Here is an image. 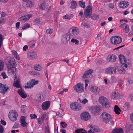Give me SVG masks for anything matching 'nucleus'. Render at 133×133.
<instances>
[{
  "label": "nucleus",
  "mask_w": 133,
  "mask_h": 133,
  "mask_svg": "<svg viewBox=\"0 0 133 133\" xmlns=\"http://www.w3.org/2000/svg\"><path fill=\"white\" fill-rule=\"evenodd\" d=\"M16 64L15 61L14 59L11 60L9 61L8 66V72L10 75L16 74Z\"/></svg>",
  "instance_id": "obj_1"
},
{
  "label": "nucleus",
  "mask_w": 133,
  "mask_h": 133,
  "mask_svg": "<svg viewBox=\"0 0 133 133\" xmlns=\"http://www.w3.org/2000/svg\"><path fill=\"white\" fill-rule=\"evenodd\" d=\"M92 72V70L91 69H89L86 71L82 77L83 80H85V89H86L88 86V83L90 82V79H85L86 78H88L90 76V75Z\"/></svg>",
  "instance_id": "obj_2"
},
{
  "label": "nucleus",
  "mask_w": 133,
  "mask_h": 133,
  "mask_svg": "<svg viewBox=\"0 0 133 133\" xmlns=\"http://www.w3.org/2000/svg\"><path fill=\"white\" fill-rule=\"evenodd\" d=\"M98 101L100 104L105 108H108L109 107L110 103L106 97L103 96L100 97L99 98Z\"/></svg>",
  "instance_id": "obj_3"
},
{
  "label": "nucleus",
  "mask_w": 133,
  "mask_h": 133,
  "mask_svg": "<svg viewBox=\"0 0 133 133\" xmlns=\"http://www.w3.org/2000/svg\"><path fill=\"white\" fill-rule=\"evenodd\" d=\"M111 118L110 115L106 112H103L100 116V118L102 121L106 123L109 122Z\"/></svg>",
  "instance_id": "obj_4"
},
{
  "label": "nucleus",
  "mask_w": 133,
  "mask_h": 133,
  "mask_svg": "<svg viewBox=\"0 0 133 133\" xmlns=\"http://www.w3.org/2000/svg\"><path fill=\"white\" fill-rule=\"evenodd\" d=\"M122 38L118 36H115L110 39L111 42L113 44L117 45L120 43L122 41Z\"/></svg>",
  "instance_id": "obj_5"
},
{
  "label": "nucleus",
  "mask_w": 133,
  "mask_h": 133,
  "mask_svg": "<svg viewBox=\"0 0 133 133\" xmlns=\"http://www.w3.org/2000/svg\"><path fill=\"white\" fill-rule=\"evenodd\" d=\"M18 115V113L16 111L11 110L9 113L8 117L10 120L15 121L17 120Z\"/></svg>",
  "instance_id": "obj_6"
},
{
  "label": "nucleus",
  "mask_w": 133,
  "mask_h": 133,
  "mask_svg": "<svg viewBox=\"0 0 133 133\" xmlns=\"http://www.w3.org/2000/svg\"><path fill=\"white\" fill-rule=\"evenodd\" d=\"M74 89L75 91L77 93H81L83 92L84 91V85L80 83H77L74 87Z\"/></svg>",
  "instance_id": "obj_7"
},
{
  "label": "nucleus",
  "mask_w": 133,
  "mask_h": 133,
  "mask_svg": "<svg viewBox=\"0 0 133 133\" xmlns=\"http://www.w3.org/2000/svg\"><path fill=\"white\" fill-rule=\"evenodd\" d=\"M89 89L92 93L96 95L98 94L101 92L99 88L94 86H90L89 87Z\"/></svg>",
  "instance_id": "obj_8"
},
{
  "label": "nucleus",
  "mask_w": 133,
  "mask_h": 133,
  "mask_svg": "<svg viewBox=\"0 0 133 133\" xmlns=\"http://www.w3.org/2000/svg\"><path fill=\"white\" fill-rule=\"evenodd\" d=\"M119 59L120 62L122 65V67L123 68H127L128 65H127L126 64L127 62V59L125 57L122 55H119Z\"/></svg>",
  "instance_id": "obj_9"
},
{
  "label": "nucleus",
  "mask_w": 133,
  "mask_h": 133,
  "mask_svg": "<svg viewBox=\"0 0 133 133\" xmlns=\"http://www.w3.org/2000/svg\"><path fill=\"white\" fill-rule=\"evenodd\" d=\"M70 108L74 110H79L81 109V105L77 102L72 103L70 105Z\"/></svg>",
  "instance_id": "obj_10"
},
{
  "label": "nucleus",
  "mask_w": 133,
  "mask_h": 133,
  "mask_svg": "<svg viewBox=\"0 0 133 133\" xmlns=\"http://www.w3.org/2000/svg\"><path fill=\"white\" fill-rule=\"evenodd\" d=\"M81 119L85 121L91 118V116L87 112H84L81 114Z\"/></svg>",
  "instance_id": "obj_11"
},
{
  "label": "nucleus",
  "mask_w": 133,
  "mask_h": 133,
  "mask_svg": "<svg viewBox=\"0 0 133 133\" xmlns=\"http://www.w3.org/2000/svg\"><path fill=\"white\" fill-rule=\"evenodd\" d=\"M116 68L114 67H109L105 70V73L110 74H116L117 72Z\"/></svg>",
  "instance_id": "obj_12"
},
{
  "label": "nucleus",
  "mask_w": 133,
  "mask_h": 133,
  "mask_svg": "<svg viewBox=\"0 0 133 133\" xmlns=\"http://www.w3.org/2000/svg\"><path fill=\"white\" fill-rule=\"evenodd\" d=\"M91 7L90 5L87 6L85 10L84 14L85 16L87 17H89L91 14Z\"/></svg>",
  "instance_id": "obj_13"
},
{
  "label": "nucleus",
  "mask_w": 133,
  "mask_h": 133,
  "mask_svg": "<svg viewBox=\"0 0 133 133\" xmlns=\"http://www.w3.org/2000/svg\"><path fill=\"white\" fill-rule=\"evenodd\" d=\"M119 28H122L123 31L125 33H128L129 31V25L125 23H123L120 25Z\"/></svg>",
  "instance_id": "obj_14"
},
{
  "label": "nucleus",
  "mask_w": 133,
  "mask_h": 133,
  "mask_svg": "<svg viewBox=\"0 0 133 133\" xmlns=\"http://www.w3.org/2000/svg\"><path fill=\"white\" fill-rule=\"evenodd\" d=\"M69 32L71 35L75 36L79 34V30L77 28H74L70 29L69 30Z\"/></svg>",
  "instance_id": "obj_15"
},
{
  "label": "nucleus",
  "mask_w": 133,
  "mask_h": 133,
  "mask_svg": "<svg viewBox=\"0 0 133 133\" xmlns=\"http://www.w3.org/2000/svg\"><path fill=\"white\" fill-rule=\"evenodd\" d=\"M40 8L42 10H45L46 11H48L50 9V7L48 6L47 4L45 2L41 3L39 5Z\"/></svg>",
  "instance_id": "obj_16"
},
{
  "label": "nucleus",
  "mask_w": 133,
  "mask_h": 133,
  "mask_svg": "<svg viewBox=\"0 0 133 133\" xmlns=\"http://www.w3.org/2000/svg\"><path fill=\"white\" fill-rule=\"evenodd\" d=\"M70 39V36L69 34H66L63 35L62 38V41L64 44L67 43Z\"/></svg>",
  "instance_id": "obj_17"
},
{
  "label": "nucleus",
  "mask_w": 133,
  "mask_h": 133,
  "mask_svg": "<svg viewBox=\"0 0 133 133\" xmlns=\"http://www.w3.org/2000/svg\"><path fill=\"white\" fill-rule=\"evenodd\" d=\"M116 57L115 55L111 54L108 56L106 59L107 62H113L116 61Z\"/></svg>",
  "instance_id": "obj_18"
},
{
  "label": "nucleus",
  "mask_w": 133,
  "mask_h": 133,
  "mask_svg": "<svg viewBox=\"0 0 133 133\" xmlns=\"http://www.w3.org/2000/svg\"><path fill=\"white\" fill-rule=\"evenodd\" d=\"M37 57L36 53L34 51H31L29 52L28 54V57L30 59L32 60L36 59Z\"/></svg>",
  "instance_id": "obj_19"
},
{
  "label": "nucleus",
  "mask_w": 133,
  "mask_h": 133,
  "mask_svg": "<svg viewBox=\"0 0 133 133\" xmlns=\"http://www.w3.org/2000/svg\"><path fill=\"white\" fill-rule=\"evenodd\" d=\"M50 105V102L49 101H46L43 102L41 105L42 108L43 110L47 109L49 108Z\"/></svg>",
  "instance_id": "obj_20"
},
{
  "label": "nucleus",
  "mask_w": 133,
  "mask_h": 133,
  "mask_svg": "<svg viewBox=\"0 0 133 133\" xmlns=\"http://www.w3.org/2000/svg\"><path fill=\"white\" fill-rule=\"evenodd\" d=\"M129 3L126 1H123L120 2L119 4V6L122 8H127L129 5Z\"/></svg>",
  "instance_id": "obj_21"
},
{
  "label": "nucleus",
  "mask_w": 133,
  "mask_h": 133,
  "mask_svg": "<svg viewBox=\"0 0 133 133\" xmlns=\"http://www.w3.org/2000/svg\"><path fill=\"white\" fill-rule=\"evenodd\" d=\"M18 93L20 96L23 98H26L27 96L26 93L22 89H20L18 90Z\"/></svg>",
  "instance_id": "obj_22"
},
{
  "label": "nucleus",
  "mask_w": 133,
  "mask_h": 133,
  "mask_svg": "<svg viewBox=\"0 0 133 133\" xmlns=\"http://www.w3.org/2000/svg\"><path fill=\"white\" fill-rule=\"evenodd\" d=\"M16 76H15L13 85L16 88H20L21 87V86L20 84V79L18 78L17 79H16Z\"/></svg>",
  "instance_id": "obj_23"
},
{
  "label": "nucleus",
  "mask_w": 133,
  "mask_h": 133,
  "mask_svg": "<svg viewBox=\"0 0 133 133\" xmlns=\"http://www.w3.org/2000/svg\"><path fill=\"white\" fill-rule=\"evenodd\" d=\"M89 127L90 129H92L93 131L94 132H99L101 130L99 128L92 124H89Z\"/></svg>",
  "instance_id": "obj_24"
},
{
  "label": "nucleus",
  "mask_w": 133,
  "mask_h": 133,
  "mask_svg": "<svg viewBox=\"0 0 133 133\" xmlns=\"http://www.w3.org/2000/svg\"><path fill=\"white\" fill-rule=\"evenodd\" d=\"M26 117L22 116L21 117V123L22 126L25 127L27 126L28 124L26 122L25 119Z\"/></svg>",
  "instance_id": "obj_25"
},
{
  "label": "nucleus",
  "mask_w": 133,
  "mask_h": 133,
  "mask_svg": "<svg viewBox=\"0 0 133 133\" xmlns=\"http://www.w3.org/2000/svg\"><path fill=\"white\" fill-rule=\"evenodd\" d=\"M8 87H6L5 85L0 83V92L4 93L7 91Z\"/></svg>",
  "instance_id": "obj_26"
},
{
  "label": "nucleus",
  "mask_w": 133,
  "mask_h": 133,
  "mask_svg": "<svg viewBox=\"0 0 133 133\" xmlns=\"http://www.w3.org/2000/svg\"><path fill=\"white\" fill-rule=\"evenodd\" d=\"M119 93L118 94L117 91H113L111 94V98L113 99H116L120 95Z\"/></svg>",
  "instance_id": "obj_27"
},
{
  "label": "nucleus",
  "mask_w": 133,
  "mask_h": 133,
  "mask_svg": "<svg viewBox=\"0 0 133 133\" xmlns=\"http://www.w3.org/2000/svg\"><path fill=\"white\" fill-rule=\"evenodd\" d=\"M130 107V103L128 102L126 103L123 107V109L125 111H128Z\"/></svg>",
  "instance_id": "obj_28"
},
{
  "label": "nucleus",
  "mask_w": 133,
  "mask_h": 133,
  "mask_svg": "<svg viewBox=\"0 0 133 133\" xmlns=\"http://www.w3.org/2000/svg\"><path fill=\"white\" fill-rule=\"evenodd\" d=\"M34 69L37 71H40L42 69V67L41 65L39 64H36L34 65Z\"/></svg>",
  "instance_id": "obj_29"
},
{
  "label": "nucleus",
  "mask_w": 133,
  "mask_h": 133,
  "mask_svg": "<svg viewBox=\"0 0 133 133\" xmlns=\"http://www.w3.org/2000/svg\"><path fill=\"white\" fill-rule=\"evenodd\" d=\"M24 87L25 89L31 88L33 87L31 80L27 83L25 85Z\"/></svg>",
  "instance_id": "obj_30"
},
{
  "label": "nucleus",
  "mask_w": 133,
  "mask_h": 133,
  "mask_svg": "<svg viewBox=\"0 0 133 133\" xmlns=\"http://www.w3.org/2000/svg\"><path fill=\"white\" fill-rule=\"evenodd\" d=\"M12 54L16 59L18 60L20 59V58L16 51L14 50H12Z\"/></svg>",
  "instance_id": "obj_31"
},
{
  "label": "nucleus",
  "mask_w": 133,
  "mask_h": 133,
  "mask_svg": "<svg viewBox=\"0 0 133 133\" xmlns=\"http://www.w3.org/2000/svg\"><path fill=\"white\" fill-rule=\"evenodd\" d=\"M123 130L121 128H115L112 131L113 133H123Z\"/></svg>",
  "instance_id": "obj_32"
},
{
  "label": "nucleus",
  "mask_w": 133,
  "mask_h": 133,
  "mask_svg": "<svg viewBox=\"0 0 133 133\" xmlns=\"http://www.w3.org/2000/svg\"><path fill=\"white\" fill-rule=\"evenodd\" d=\"M114 110V111L116 114L117 115H119L120 114L121 110L120 108L117 105H115V106Z\"/></svg>",
  "instance_id": "obj_33"
},
{
  "label": "nucleus",
  "mask_w": 133,
  "mask_h": 133,
  "mask_svg": "<svg viewBox=\"0 0 133 133\" xmlns=\"http://www.w3.org/2000/svg\"><path fill=\"white\" fill-rule=\"evenodd\" d=\"M98 108L97 106L95 107H91L89 109V110L92 114H95L98 111Z\"/></svg>",
  "instance_id": "obj_34"
},
{
  "label": "nucleus",
  "mask_w": 133,
  "mask_h": 133,
  "mask_svg": "<svg viewBox=\"0 0 133 133\" xmlns=\"http://www.w3.org/2000/svg\"><path fill=\"white\" fill-rule=\"evenodd\" d=\"M34 5V3L32 1H28L26 4V6L27 7L31 8L33 7Z\"/></svg>",
  "instance_id": "obj_35"
},
{
  "label": "nucleus",
  "mask_w": 133,
  "mask_h": 133,
  "mask_svg": "<svg viewBox=\"0 0 133 133\" xmlns=\"http://www.w3.org/2000/svg\"><path fill=\"white\" fill-rule=\"evenodd\" d=\"M71 5L70 7L72 9H74L75 8L77 5V4L76 2L73 1L71 3Z\"/></svg>",
  "instance_id": "obj_36"
},
{
  "label": "nucleus",
  "mask_w": 133,
  "mask_h": 133,
  "mask_svg": "<svg viewBox=\"0 0 133 133\" xmlns=\"http://www.w3.org/2000/svg\"><path fill=\"white\" fill-rule=\"evenodd\" d=\"M87 133V132L83 129H77L75 130V133Z\"/></svg>",
  "instance_id": "obj_37"
},
{
  "label": "nucleus",
  "mask_w": 133,
  "mask_h": 133,
  "mask_svg": "<svg viewBox=\"0 0 133 133\" xmlns=\"http://www.w3.org/2000/svg\"><path fill=\"white\" fill-rule=\"evenodd\" d=\"M18 20L20 21L24 22L27 21L25 15L19 17L18 19Z\"/></svg>",
  "instance_id": "obj_38"
},
{
  "label": "nucleus",
  "mask_w": 133,
  "mask_h": 133,
  "mask_svg": "<svg viewBox=\"0 0 133 133\" xmlns=\"http://www.w3.org/2000/svg\"><path fill=\"white\" fill-rule=\"evenodd\" d=\"M30 27V24L28 23L24 24L22 28V29L23 30H26Z\"/></svg>",
  "instance_id": "obj_39"
},
{
  "label": "nucleus",
  "mask_w": 133,
  "mask_h": 133,
  "mask_svg": "<svg viewBox=\"0 0 133 133\" xmlns=\"http://www.w3.org/2000/svg\"><path fill=\"white\" fill-rule=\"evenodd\" d=\"M27 109V107L25 105H22L21 106V111L23 113H25Z\"/></svg>",
  "instance_id": "obj_40"
},
{
  "label": "nucleus",
  "mask_w": 133,
  "mask_h": 133,
  "mask_svg": "<svg viewBox=\"0 0 133 133\" xmlns=\"http://www.w3.org/2000/svg\"><path fill=\"white\" fill-rule=\"evenodd\" d=\"M110 81L112 83L115 82L117 81L116 77L115 76H111L110 78Z\"/></svg>",
  "instance_id": "obj_41"
},
{
  "label": "nucleus",
  "mask_w": 133,
  "mask_h": 133,
  "mask_svg": "<svg viewBox=\"0 0 133 133\" xmlns=\"http://www.w3.org/2000/svg\"><path fill=\"white\" fill-rule=\"evenodd\" d=\"M41 19L40 18H37L34 20V22L35 24L38 25L40 24L41 21Z\"/></svg>",
  "instance_id": "obj_42"
},
{
  "label": "nucleus",
  "mask_w": 133,
  "mask_h": 133,
  "mask_svg": "<svg viewBox=\"0 0 133 133\" xmlns=\"http://www.w3.org/2000/svg\"><path fill=\"white\" fill-rule=\"evenodd\" d=\"M85 3L84 2L82 1H80L79 2V5L83 8H85Z\"/></svg>",
  "instance_id": "obj_43"
},
{
  "label": "nucleus",
  "mask_w": 133,
  "mask_h": 133,
  "mask_svg": "<svg viewBox=\"0 0 133 133\" xmlns=\"http://www.w3.org/2000/svg\"><path fill=\"white\" fill-rule=\"evenodd\" d=\"M4 66V63L3 61L1 60H0V71L3 70Z\"/></svg>",
  "instance_id": "obj_44"
},
{
  "label": "nucleus",
  "mask_w": 133,
  "mask_h": 133,
  "mask_svg": "<svg viewBox=\"0 0 133 133\" xmlns=\"http://www.w3.org/2000/svg\"><path fill=\"white\" fill-rule=\"evenodd\" d=\"M122 67H121L120 69H118V71L120 74H123L125 73V71Z\"/></svg>",
  "instance_id": "obj_45"
},
{
  "label": "nucleus",
  "mask_w": 133,
  "mask_h": 133,
  "mask_svg": "<svg viewBox=\"0 0 133 133\" xmlns=\"http://www.w3.org/2000/svg\"><path fill=\"white\" fill-rule=\"evenodd\" d=\"M33 85V87L34 85H35L38 84V80H35V79H31Z\"/></svg>",
  "instance_id": "obj_46"
},
{
  "label": "nucleus",
  "mask_w": 133,
  "mask_h": 133,
  "mask_svg": "<svg viewBox=\"0 0 133 133\" xmlns=\"http://www.w3.org/2000/svg\"><path fill=\"white\" fill-rule=\"evenodd\" d=\"M71 18L70 16L68 15H66L63 16V18L64 19H70Z\"/></svg>",
  "instance_id": "obj_47"
},
{
  "label": "nucleus",
  "mask_w": 133,
  "mask_h": 133,
  "mask_svg": "<svg viewBox=\"0 0 133 133\" xmlns=\"http://www.w3.org/2000/svg\"><path fill=\"white\" fill-rule=\"evenodd\" d=\"M1 75L3 78L4 79L8 78V76L4 72H2Z\"/></svg>",
  "instance_id": "obj_48"
},
{
  "label": "nucleus",
  "mask_w": 133,
  "mask_h": 133,
  "mask_svg": "<svg viewBox=\"0 0 133 133\" xmlns=\"http://www.w3.org/2000/svg\"><path fill=\"white\" fill-rule=\"evenodd\" d=\"M25 15L27 21L29 20V19L32 16V15L31 14H27Z\"/></svg>",
  "instance_id": "obj_49"
},
{
  "label": "nucleus",
  "mask_w": 133,
  "mask_h": 133,
  "mask_svg": "<svg viewBox=\"0 0 133 133\" xmlns=\"http://www.w3.org/2000/svg\"><path fill=\"white\" fill-rule=\"evenodd\" d=\"M53 29H52L49 28L46 30V33L49 34H51L52 32Z\"/></svg>",
  "instance_id": "obj_50"
},
{
  "label": "nucleus",
  "mask_w": 133,
  "mask_h": 133,
  "mask_svg": "<svg viewBox=\"0 0 133 133\" xmlns=\"http://www.w3.org/2000/svg\"><path fill=\"white\" fill-rule=\"evenodd\" d=\"M81 26L83 28H88L89 27V25L87 24L84 23H83L81 24Z\"/></svg>",
  "instance_id": "obj_51"
},
{
  "label": "nucleus",
  "mask_w": 133,
  "mask_h": 133,
  "mask_svg": "<svg viewBox=\"0 0 133 133\" xmlns=\"http://www.w3.org/2000/svg\"><path fill=\"white\" fill-rule=\"evenodd\" d=\"M71 41L72 42L75 43L76 44H77L79 43V41L78 40L74 38L72 39Z\"/></svg>",
  "instance_id": "obj_52"
},
{
  "label": "nucleus",
  "mask_w": 133,
  "mask_h": 133,
  "mask_svg": "<svg viewBox=\"0 0 133 133\" xmlns=\"http://www.w3.org/2000/svg\"><path fill=\"white\" fill-rule=\"evenodd\" d=\"M68 91V89L66 88H64L63 89V90L61 91L59 94L61 95H63L64 92H66Z\"/></svg>",
  "instance_id": "obj_53"
},
{
  "label": "nucleus",
  "mask_w": 133,
  "mask_h": 133,
  "mask_svg": "<svg viewBox=\"0 0 133 133\" xmlns=\"http://www.w3.org/2000/svg\"><path fill=\"white\" fill-rule=\"evenodd\" d=\"M60 124L61 126L63 128H64L67 126V124L64 122H62L60 123Z\"/></svg>",
  "instance_id": "obj_54"
},
{
  "label": "nucleus",
  "mask_w": 133,
  "mask_h": 133,
  "mask_svg": "<svg viewBox=\"0 0 133 133\" xmlns=\"http://www.w3.org/2000/svg\"><path fill=\"white\" fill-rule=\"evenodd\" d=\"M80 102L82 104H85L88 102V101L86 98H85L83 99L82 101H80Z\"/></svg>",
  "instance_id": "obj_55"
},
{
  "label": "nucleus",
  "mask_w": 133,
  "mask_h": 133,
  "mask_svg": "<svg viewBox=\"0 0 133 133\" xmlns=\"http://www.w3.org/2000/svg\"><path fill=\"white\" fill-rule=\"evenodd\" d=\"M43 117H39L38 120V123L39 124H42L43 122Z\"/></svg>",
  "instance_id": "obj_56"
},
{
  "label": "nucleus",
  "mask_w": 133,
  "mask_h": 133,
  "mask_svg": "<svg viewBox=\"0 0 133 133\" xmlns=\"http://www.w3.org/2000/svg\"><path fill=\"white\" fill-rule=\"evenodd\" d=\"M31 119H35L37 117V116L35 114H31L30 115Z\"/></svg>",
  "instance_id": "obj_57"
},
{
  "label": "nucleus",
  "mask_w": 133,
  "mask_h": 133,
  "mask_svg": "<svg viewBox=\"0 0 133 133\" xmlns=\"http://www.w3.org/2000/svg\"><path fill=\"white\" fill-rule=\"evenodd\" d=\"M3 41V36L2 35H0V48H1Z\"/></svg>",
  "instance_id": "obj_58"
},
{
  "label": "nucleus",
  "mask_w": 133,
  "mask_h": 133,
  "mask_svg": "<svg viewBox=\"0 0 133 133\" xmlns=\"http://www.w3.org/2000/svg\"><path fill=\"white\" fill-rule=\"evenodd\" d=\"M118 85L120 88H121L122 87V83L121 81L119 82Z\"/></svg>",
  "instance_id": "obj_59"
},
{
  "label": "nucleus",
  "mask_w": 133,
  "mask_h": 133,
  "mask_svg": "<svg viewBox=\"0 0 133 133\" xmlns=\"http://www.w3.org/2000/svg\"><path fill=\"white\" fill-rule=\"evenodd\" d=\"M109 8L111 9H113L114 6L113 4L110 3L109 4Z\"/></svg>",
  "instance_id": "obj_60"
},
{
  "label": "nucleus",
  "mask_w": 133,
  "mask_h": 133,
  "mask_svg": "<svg viewBox=\"0 0 133 133\" xmlns=\"http://www.w3.org/2000/svg\"><path fill=\"white\" fill-rule=\"evenodd\" d=\"M20 24V23L19 22H17L16 23V29H18L19 28Z\"/></svg>",
  "instance_id": "obj_61"
},
{
  "label": "nucleus",
  "mask_w": 133,
  "mask_h": 133,
  "mask_svg": "<svg viewBox=\"0 0 133 133\" xmlns=\"http://www.w3.org/2000/svg\"><path fill=\"white\" fill-rule=\"evenodd\" d=\"M29 73L31 75H37V74L36 73V72L34 71H30L29 72Z\"/></svg>",
  "instance_id": "obj_62"
},
{
  "label": "nucleus",
  "mask_w": 133,
  "mask_h": 133,
  "mask_svg": "<svg viewBox=\"0 0 133 133\" xmlns=\"http://www.w3.org/2000/svg\"><path fill=\"white\" fill-rule=\"evenodd\" d=\"M0 17H1L3 18L6 15V14L4 12H0Z\"/></svg>",
  "instance_id": "obj_63"
},
{
  "label": "nucleus",
  "mask_w": 133,
  "mask_h": 133,
  "mask_svg": "<svg viewBox=\"0 0 133 133\" xmlns=\"http://www.w3.org/2000/svg\"><path fill=\"white\" fill-rule=\"evenodd\" d=\"M130 118L131 121L133 123V113L130 115Z\"/></svg>",
  "instance_id": "obj_64"
}]
</instances>
